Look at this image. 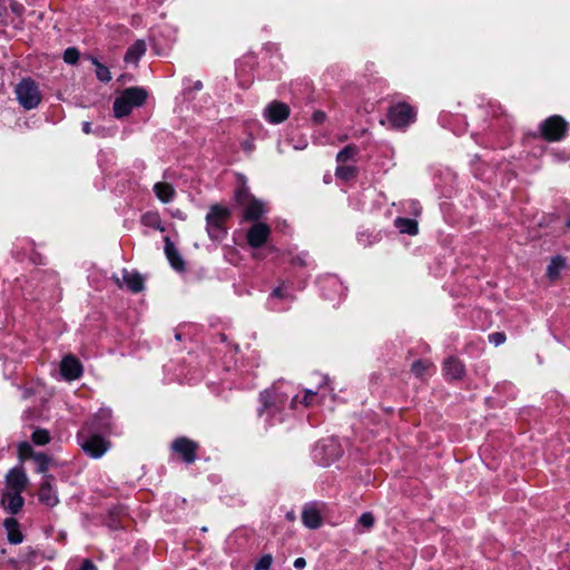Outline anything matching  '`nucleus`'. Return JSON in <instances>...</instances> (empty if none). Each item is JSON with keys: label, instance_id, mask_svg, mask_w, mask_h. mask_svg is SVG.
I'll use <instances>...</instances> for the list:
<instances>
[{"label": "nucleus", "instance_id": "13", "mask_svg": "<svg viewBox=\"0 0 570 570\" xmlns=\"http://www.w3.org/2000/svg\"><path fill=\"white\" fill-rule=\"evenodd\" d=\"M38 495L40 502L47 507L52 508L59 503V498L53 487V478L51 475H45Z\"/></svg>", "mask_w": 570, "mask_h": 570}, {"label": "nucleus", "instance_id": "24", "mask_svg": "<svg viewBox=\"0 0 570 570\" xmlns=\"http://www.w3.org/2000/svg\"><path fill=\"white\" fill-rule=\"evenodd\" d=\"M566 258L562 256H554L550 264L547 267V276L551 281H556L559 278L561 272L566 267Z\"/></svg>", "mask_w": 570, "mask_h": 570}, {"label": "nucleus", "instance_id": "9", "mask_svg": "<svg viewBox=\"0 0 570 570\" xmlns=\"http://www.w3.org/2000/svg\"><path fill=\"white\" fill-rule=\"evenodd\" d=\"M387 118L394 128H403L414 121L415 111L407 104L401 102L390 108Z\"/></svg>", "mask_w": 570, "mask_h": 570}, {"label": "nucleus", "instance_id": "41", "mask_svg": "<svg viewBox=\"0 0 570 570\" xmlns=\"http://www.w3.org/2000/svg\"><path fill=\"white\" fill-rule=\"evenodd\" d=\"M101 420L107 421L111 416V411L108 409H101L97 414Z\"/></svg>", "mask_w": 570, "mask_h": 570}, {"label": "nucleus", "instance_id": "1", "mask_svg": "<svg viewBox=\"0 0 570 570\" xmlns=\"http://www.w3.org/2000/svg\"><path fill=\"white\" fill-rule=\"evenodd\" d=\"M289 395L282 391L281 386L273 385L259 395V407L257 409L258 420L266 424L281 422L282 411L285 409Z\"/></svg>", "mask_w": 570, "mask_h": 570}, {"label": "nucleus", "instance_id": "8", "mask_svg": "<svg viewBox=\"0 0 570 570\" xmlns=\"http://www.w3.org/2000/svg\"><path fill=\"white\" fill-rule=\"evenodd\" d=\"M567 129L568 124L560 116H551L540 126L542 137L550 141L562 139Z\"/></svg>", "mask_w": 570, "mask_h": 570}, {"label": "nucleus", "instance_id": "44", "mask_svg": "<svg viewBox=\"0 0 570 570\" xmlns=\"http://www.w3.org/2000/svg\"><path fill=\"white\" fill-rule=\"evenodd\" d=\"M82 130L85 134H90L91 132V124L88 121H85L82 124Z\"/></svg>", "mask_w": 570, "mask_h": 570}, {"label": "nucleus", "instance_id": "22", "mask_svg": "<svg viewBox=\"0 0 570 570\" xmlns=\"http://www.w3.org/2000/svg\"><path fill=\"white\" fill-rule=\"evenodd\" d=\"M235 200L243 208L244 219H249V193L244 179H242L240 186L235 191Z\"/></svg>", "mask_w": 570, "mask_h": 570}, {"label": "nucleus", "instance_id": "33", "mask_svg": "<svg viewBox=\"0 0 570 570\" xmlns=\"http://www.w3.org/2000/svg\"><path fill=\"white\" fill-rule=\"evenodd\" d=\"M355 168L352 166H338L336 168V176L344 180H347L354 176Z\"/></svg>", "mask_w": 570, "mask_h": 570}, {"label": "nucleus", "instance_id": "10", "mask_svg": "<svg viewBox=\"0 0 570 570\" xmlns=\"http://www.w3.org/2000/svg\"><path fill=\"white\" fill-rule=\"evenodd\" d=\"M324 504L320 502H309L302 510V522L308 529H318L323 523Z\"/></svg>", "mask_w": 570, "mask_h": 570}, {"label": "nucleus", "instance_id": "21", "mask_svg": "<svg viewBox=\"0 0 570 570\" xmlns=\"http://www.w3.org/2000/svg\"><path fill=\"white\" fill-rule=\"evenodd\" d=\"M147 50L146 42L141 39L136 40L127 50L125 55V61L127 63L137 65L139 59L145 55Z\"/></svg>", "mask_w": 570, "mask_h": 570}, {"label": "nucleus", "instance_id": "40", "mask_svg": "<svg viewBox=\"0 0 570 570\" xmlns=\"http://www.w3.org/2000/svg\"><path fill=\"white\" fill-rule=\"evenodd\" d=\"M325 118H326V115H325V112H323V111H320V110H318V111H315V112L313 114V120H314L315 122H317V124L323 122V121L325 120Z\"/></svg>", "mask_w": 570, "mask_h": 570}, {"label": "nucleus", "instance_id": "25", "mask_svg": "<svg viewBox=\"0 0 570 570\" xmlns=\"http://www.w3.org/2000/svg\"><path fill=\"white\" fill-rule=\"evenodd\" d=\"M154 191L158 199L161 200L163 203H169L175 195L174 187L168 183L155 184Z\"/></svg>", "mask_w": 570, "mask_h": 570}, {"label": "nucleus", "instance_id": "38", "mask_svg": "<svg viewBox=\"0 0 570 570\" xmlns=\"http://www.w3.org/2000/svg\"><path fill=\"white\" fill-rule=\"evenodd\" d=\"M272 298L273 299H283V298H293L291 295H288L285 291V288L283 286L281 287H277L274 289V292L272 293Z\"/></svg>", "mask_w": 570, "mask_h": 570}, {"label": "nucleus", "instance_id": "2", "mask_svg": "<svg viewBox=\"0 0 570 570\" xmlns=\"http://www.w3.org/2000/svg\"><path fill=\"white\" fill-rule=\"evenodd\" d=\"M147 99V91L140 87H130L121 92L114 102V114L122 118L131 112L135 107H140Z\"/></svg>", "mask_w": 570, "mask_h": 570}, {"label": "nucleus", "instance_id": "12", "mask_svg": "<svg viewBox=\"0 0 570 570\" xmlns=\"http://www.w3.org/2000/svg\"><path fill=\"white\" fill-rule=\"evenodd\" d=\"M171 449L177 452L185 462L193 463L196 460L198 445L189 439L179 438L173 442Z\"/></svg>", "mask_w": 570, "mask_h": 570}, {"label": "nucleus", "instance_id": "28", "mask_svg": "<svg viewBox=\"0 0 570 570\" xmlns=\"http://www.w3.org/2000/svg\"><path fill=\"white\" fill-rule=\"evenodd\" d=\"M432 364L425 361H416L412 364V372L417 377H423L429 370L431 368Z\"/></svg>", "mask_w": 570, "mask_h": 570}, {"label": "nucleus", "instance_id": "43", "mask_svg": "<svg viewBox=\"0 0 570 570\" xmlns=\"http://www.w3.org/2000/svg\"><path fill=\"white\" fill-rule=\"evenodd\" d=\"M305 566H306V561H305V559H304V558H297V559H295V561H294V567H295L296 569H303V568H305Z\"/></svg>", "mask_w": 570, "mask_h": 570}, {"label": "nucleus", "instance_id": "34", "mask_svg": "<svg viewBox=\"0 0 570 570\" xmlns=\"http://www.w3.org/2000/svg\"><path fill=\"white\" fill-rule=\"evenodd\" d=\"M272 563L273 557L271 554H265L255 564V570H269Z\"/></svg>", "mask_w": 570, "mask_h": 570}, {"label": "nucleus", "instance_id": "5", "mask_svg": "<svg viewBox=\"0 0 570 570\" xmlns=\"http://www.w3.org/2000/svg\"><path fill=\"white\" fill-rule=\"evenodd\" d=\"M16 96L24 109H33L41 101V94L36 82L31 79L21 80L16 87Z\"/></svg>", "mask_w": 570, "mask_h": 570}, {"label": "nucleus", "instance_id": "4", "mask_svg": "<svg viewBox=\"0 0 570 570\" xmlns=\"http://www.w3.org/2000/svg\"><path fill=\"white\" fill-rule=\"evenodd\" d=\"M229 217V210L222 205L210 206L206 215L207 233L213 239H220L225 234V222Z\"/></svg>", "mask_w": 570, "mask_h": 570}, {"label": "nucleus", "instance_id": "20", "mask_svg": "<svg viewBox=\"0 0 570 570\" xmlns=\"http://www.w3.org/2000/svg\"><path fill=\"white\" fill-rule=\"evenodd\" d=\"M443 372L448 379L458 380L463 376L464 366L458 358L450 357L443 364Z\"/></svg>", "mask_w": 570, "mask_h": 570}, {"label": "nucleus", "instance_id": "16", "mask_svg": "<svg viewBox=\"0 0 570 570\" xmlns=\"http://www.w3.org/2000/svg\"><path fill=\"white\" fill-rule=\"evenodd\" d=\"M114 278L119 287H127L134 293H138L144 288V279L138 273L124 271L121 278L118 276H114Z\"/></svg>", "mask_w": 570, "mask_h": 570}, {"label": "nucleus", "instance_id": "11", "mask_svg": "<svg viewBox=\"0 0 570 570\" xmlns=\"http://www.w3.org/2000/svg\"><path fill=\"white\" fill-rule=\"evenodd\" d=\"M289 116V107L281 101L274 100L264 109V117L271 124H281Z\"/></svg>", "mask_w": 570, "mask_h": 570}, {"label": "nucleus", "instance_id": "15", "mask_svg": "<svg viewBox=\"0 0 570 570\" xmlns=\"http://www.w3.org/2000/svg\"><path fill=\"white\" fill-rule=\"evenodd\" d=\"M81 446L87 454L97 459L106 453L109 443L99 435H92L88 438Z\"/></svg>", "mask_w": 570, "mask_h": 570}, {"label": "nucleus", "instance_id": "35", "mask_svg": "<svg viewBox=\"0 0 570 570\" xmlns=\"http://www.w3.org/2000/svg\"><path fill=\"white\" fill-rule=\"evenodd\" d=\"M33 451H32V448L29 443L27 442H23L19 445V456L21 460H26L28 458H32L33 459Z\"/></svg>", "mask_w": 570, "mask_h": 570}, {"label": "nucleus", "instance_id": "42", "mask_svg": "<svg viewBox=\"0 0 570 570\" xmlns=\"http://www.w3.org/2000/svg\"><path fill=\"white\" fill-rule=\"evenodd\" d=\"M79 570H97V568L90 560L86 559Z\"/></svg>", "mask_w": 570, "mask_h": 570}, {"label": "nucleus", "instance_id": "32", "mask_svg": "<svg viewBox=\"0 0 570 570\" xmlns=\"http://www.w3.org/2000/svg\"><path fill=\"white\" fill-rule=\"evenodd\" d=\"M374 517L371 512H365L361 514L357 520V527H361L363 530H368L374 525Z\"/></svg>", "mask_w": 570, "mask_h": 570}, {"label": "nucleus", "instance_id": "14", "mask_svg": "<svg viewBox=\"0 0 570 570\" xmlns=\"http://www.w3.org/2000/svg\"><path fill=\"white\" fill-rule=\"evenodd\" d=\"M28 484V478L21 468L10 470L6 476V490L21 493Z\"/></svg>", "mask_w": 570, "mask_h": 570}, {"label": "nucleus", "instance_id": "3", "mask_svg": "<svg viewBox=\"0 0 570 570\" xmlns=\"http://www.w3.org/2000/svg\"><path fill=\"white\" fill-rule=\"evenodd\" d=\"M266 212L265 204L252 197V248L263 245L271 233L265 223L254 222Z\"/></svg>", "mask_w": 570, "mask_h": 570}, {"label": "nucleus", "instance_id": "18", "mask_svg": "<svg viewBox=\"0 0 570 570\" xmlns=\"http://www.w3.org/2000/svg\"><path fill=\"white\" fill-rule=\"evenodd\" d=\"M21 493L6 490L2 494V507L10 513H18L23 505Z\"/></svg>", "mask_w": 570, "mask_h": 570}, {"label": "nucleus", "instance_id": "17", "mask_svg": "<svg viewBox=\"0 0 570 570\" xmlns=\"http://www.w3.org/2000/svg\"><path fill=\"white\" fill-rule=\"evenodd\" d=\"M61 374L67 381H73L81 376L82 366L73 356H66L61 362Z\"/></svg>", "mask_w": 570, "mask_h": 570}, {"label": "nucleus", "instance_id": "37", "mask_svg": "<svg viewBox=\"0 0 570 570\" xmlns=\"http://www.w3.org/2000/svg\"><path fill=\"white\" fill-rule=\"evenodd\" d=\"M144 222L147 224V225H150L155 228H158L160 230H164V228L160 226V219H159V216L157 214H147L144 216Z\"/></svg>", "mask_w": 570, "mask_h": 570}, {"label": "nucleus", "instance_id": "39", "mask_svg": "<svg viewBox=\"0 0 570 570\" xmlns=\"http://www.w3.org/2000/svg\"><path fill=\"white\" fill-rule=\"evenodd\" d=\"M489 341L493 343L495 346H498L505 341V335L499 332L492 333L489 335Z\"/></svg>", "mask_w": 570, "mask_h": 570}, {"label": "nucleus", "instance_id": "45", "mask_svg": "<svg viewBox=\"0 0 570 570\" xmlns=\"http://www.w3.org/2000/svg\"><path fill=\"white\" fill-rule=\"evenodd\" d=\"M567 226L570 227V220L567 223Z\"/></svg>", "mask_w": 570, "mask_h": 570}, {"label": "nucleus", "instance_id": "31", "mask_svg": "<svg viewBox=\"0 0 570 570\" xmlns=\"http://www.w3.org/2000/svg\"><path fill=\"white\" fill-rule=\"evenodd\" d=\"M32 441L37 445H45L50 441V436L47 430H36L32 433Z\"/></svg>", "mask_w": 570, "mask_h": 570}, {"label": "nucleus", "instance_id": "29", "mask_svg": "<svg viewBox=\"0 0 570 570\" xmlns=\"http://www.w3.org/2000/svg\"><path fill=\"white\" fill-rule=\"evenodd\" d=\"M33 460L38 463L37 471L39 473L43 474V476L48 475L47 471H48V465H49L50 459L43 453H37L33 455Z\"/></svg>", "mask_w": 570, "mask_h": 570}, {"label": "nucleus", "instance_id": "23", "mask_svg": "<svg viewBox=\"0 0 570 570\" xmlns=\"http://www.w3.org/2000/svg\"><path fill=\"white\" fill-rule=\"evenodd\" d=\"M3 527L7 531V538L10 543L18 544L22 542L23 535L20 531L19 523L16 519H6L3 522Z\"/></svg>", "mask_w": 570, "mask_h": 570}, {"label": "nucleus", "instance_id": "19", "mask_svg": "<svg viewBox=\"0 0 570 570\" xmlns=\"http://www.w3.org/2000/svg\"><path fill=\"white\" fill-rule=\"evenodd\" d=\"M165 254L173 268L176 271H184V259L181 258L175 245L170 242L169 237L165 238Z\"/></svg>", "mask_w": 570, "mask_h": 570}, {"label": "nucleus", "instance_id": "30", "mask_svg": "<svg viewBox=\"0 0 570 570\" xmlns=\"http://www.w3.org/2000/svg\"><path fill=\"white\" fill-rule=\"evenodd\" d=\"M357 154V148L355 146H346L343 148L336 156L338 163L343 164L347 159L354 157Z\"/></svg>", "mask_w": 570, "mask_h": 570}, {"label": "nucleus", "instance_id": "27", "mask_svg": "<svg viewBox=\"0 0 570 570\" xmlns=\"http://www.w3.org/2000/svg\"><path fill=\"white\" fill-rule=\"evenodd\" d=\"M92 63L96 67V76L100 81L108 82L111 79L109 69L101 65L96 58H91Z\"/></svg>", "mask_w": 570, "mask_h": 570}, {"label": "nucleus", "instance_id": "7", "mask_svg": "<svg viewBox=\"0 0 570 570\" xmlns=\"http://www.w3.org/2000/svg\"><path fill=\"white\" fill-rule=\"evenodd\" d=\"M341 455V450L335 440H323L320 442L314 451L313 456L321 465H330L337 460Z\"/></svg>", "mask_w": 570, "mask_h": 570}, {"label": "nucleus", "instance_id": "26", "mask_svg": "<svg viewBox=\"0 0 570 570\" xmlns=\"http://www.w3.org/2000/svg\"><path fill=\"white\" fill-rule=\"evenodd\" d=\"M395 226L403 234L416 235L419 232L416 220L411 218L399 217L395 219Z\"/></svg>", "mask_w": 570, "mask_h": 570}, {"label": "nucleus", "instance_id": "6", "mask_svg": "<svg viewBox=\"0 0 570 570\" xmlns=\"http://www.w3.org/2000/svg\"><path fill=\"white\" fill-rule=\"evenodd\" d=\"M332 387L328 386V379L326 376H320V385L317 389H306L304 390V395L302 400L296 395L292 399L291 405L292 407H296L298 403L304 406H312L316 403L317 397L320 400L325 399L328 394H331Z\"/></svg>", "mask_w": 570, "mask_h": 570}, {"label": "nucleus", "instance_id": "36", "mask_svg": "<svg viewBox=\"0 0 570 570\" xmlns=\"http://www.w3.org/2000/svg\"><path fill=\"white\" fill-rule=\"evenodd\" d=\"M63 59L67 63L73 65L79 59V51L75 48H68L65 51Z\"/></svg>", "mask_w": 570, "mask_h": 570}]
</instances>
